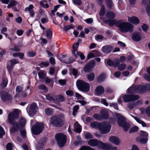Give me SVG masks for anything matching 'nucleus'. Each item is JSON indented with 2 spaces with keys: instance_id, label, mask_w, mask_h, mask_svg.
Returning a JSON list of instances; mask_svg holds the SVG:
<instances>
[{
  "instance_id": "1",
  "label": "nucleus",
  "mask_w": 150,
  "mask_h": 150,
  "mask_svg": "<svg viewBox=\"0 0 150 150\" xmlns=\"http://www.w3.org/2000/svg\"><path fill=\"white\" fill-rule=\"evenodd\" d=\"M21 111L18 109H15L10 112L8 115V121L9 123L13 125L10 129V131L12 132H16V129L18 127L17 125L16 120L19 117V115Z\"/></svg>"
},
{
  "instance_id": "2",
  "label": "nucleus",
  "mask_w": 150,
  "mask_h": 150,
  "mask_svg": "<svg viewBox=\"0 0 150 150\" xmlns=\"http://www.w3.org/2000/svg\"><path fill=\"white\" fill-rule=\"evenodd\" d=\"M120 30L123 33L129 32L132 33L133 31L134 26L128 22H122L120 21L117 25Z\"/></svg>"
},
{
  "instance_id": "3",
  "label": "nucleus",
  "mask_w": 150,
  "mask_h": 150,
  "mask_svg": "<svg viewBox=\"0 0 150 150\" xmlns=\"http://www.w3.org/2000/svg\"><path fill=\"white\" fill-rule=\"evenodd\" d=\"M116 115L118 118L117 122L118 125L122 127L125 131H128L130 126L129 124L127 123L125 117L118 113H116Z\"/></svg>"
},
{
  "instance_id": "4",
  "label": "nucleus",
  "mask_w": 150,
  "mask_h": 150,
  "mask_svg": "<svg viewBox=\"0 0 150 150\" xmlns=\"http://www.w3.org/2000/svg\"><path fill=\"white\" fill-rule=\"evenodd\" d=\"M50 124L56 127H60L63 124L64 121L59 116H53L50 119Z\"/></svg>"
},
{
  "instance_id": "5",
  "label": "nucleus",
  "mask_w": 150,
  "mask_h": 150,
  "mask_svg": "<svg viewBox=\"0 0 150 150\" xmlns=\"http://www.w3.org/2000/svg\"><path fill=\"white\" fill-rule=\"evenodd\" d=\"M76 86L79 90L84 92H87L90 89V85L82 80H78Z\"/></svg>"
},
{
  "instance_id": "6",
  "label": "nucleus",
  "mask_w": 150,
  "mask_h": 150,
  "mask_svg": "<svg viewBox=\"0 0 150 150\" xmlns=\"http://www.w3.org/2000/svg\"><path fill=\"white\" fill-rule=\"evenodd\" d=\"M55 139L58 146L60 147H63L66 144V136L63 133H59L56 134Z\"/></svg>"
},
{
  "instance_id": "7",
  "label": "nucleus",
  "mask_w": 150,
  "mask_h": 150,
  "mask_svg": "<svg viewBox=\"0 0 150 150\" xmlns=\"http://www.w3.org/2000/svg\"><path fill=\"white\" fill-rule=\"evenodd\" d=\"M44 127V125L42 123L37 122L33 126L31 131L33 134L38 135L42 132Z\"/></svg>"
},
{
  "instance_id": "8",
  "label": "nucleus",
  "mask_w": 150,
  "mask_h": 150,
  "mask_svg": "<svg viewBox=\"0 0 150 150\" xmlns=\"http://www.w3.org/2000/svg\"><path fill=\"white\" fill-rule=\"evenodd\" d=\"M111 127V125L109 123L103 122L100 123L99 129L101 134H105L110 131Z\"/></svg>"
},
{
  "instance_id": "9",
  "label": "nucleus",
  "mask_w": 150,
  "mask_h": 150,
  "mask_svg": "<svg viewBox=\"0 0 150 150\" xmlns=\"http://www.w3.org/2000/svg\"><path fill=\"white\" fill-rule=\"evenodd\" d=\"M141 88V86H133L129 88L127 91L128 93H142L144 92Z\"/></svg>"
},
{
  "instance_id": "10",
  "label": "nucleus",
  "mask_w": 150,
  "mask_h": 150,
  "mask_svg": "<svg viewBox=\"0 0 150 150\" xmlns=\"http://www.w3.org/2000/svg\"><path fill=\"white\" fill-rule=\"evenodd\" d=\"M122 98L124 102H128L138 99L139 98V96L137 95H125L123 96Z\"/></svg>"
},
{
  "instance_id": "11",
  "label": "nucleus",
  "mask_w": 150,
  "mask_h": 150,
  "mask_svg": "<svg viewBox=\"0 0 150 150\" xmlns=\"http://www.w3.org/2000/svg\"><path fill=\"white\" fill-rule=\"evenodd\" d=\"M37 106L36 104L33 103L31 104L29 108L27 109V112L28 115L32 116L35 115L36 112Z\"/></svg>"
},
{
  "instance_id": "12",
  "label": "nucleus",
  "mask_w": 150,
  "mask_h": 150,
  "mask_svg": "<svg viewBox=\"0 0 150 150\" xmlns=\"http://www.w3.org/2000/svg\"><path fill=\"white\" fill-rule=\"evenodd\" d=\"M95 62L92 60L86 64L84 67L83 70L86 72H88L91 71L95 64Z\"/></svg>"
},
{
  "instance_id": "13",
  "label": "nucleus",
  "mask_w": 150,
  "mask_h": 150,
  "mask_svg": "<svg viewBox=\"0 0 150 150\" xmlns=\"http://www.w3.org/2000/svg\"><path fill=\"white\" fill-rule=\"evenodd\" d=\"M101 142L96 139H91L88 142V144L89 145L93 146H98L100 148Z\"/></svg>"
},
{
  "instance_id": "14",
  "label": "nucleus",
  "mask_w": 150,
  "mask_h": 150,
  "mask_svg": "<svg viewBox=\"0 0 150 150\" xmlns=\"http://www.w3.org/2000/svg\"><path fill=\"white\" fill-rule=\"evenodd\" d=\"M109 141L110 143L116 145H119L120 143V140L119 138L117 137L113 136L109 137Z\"/></svg>"
},
{
  "instance_id": "15",
  "label": "nucleus",
  "mask_w": 150,
  "mask_h": 150,
  "mask_svg": "<svg viewBox=\"0 0 150 150\" xmlns=\"http://www.w3.org/2000/svg\"><path fill=\"white\" fill-rule=\"evenodd\" d=\"M59 59L62 62L67 64L71 63L74 61V60L72 57L66 58L65 55H63L62 58Z\"/></svg>"
},
{
  "instance_id": "16",
  "label": "nucleus",
  "mask_w": 150,
  "mask_h": 150,
  "mask_svg": "<svg viewBox=\"0 0 150 150\" xmlns=\"http://www.w3.org/2000/svg\"><path fill=\"white\" fill-rule=\"evenodd\" d=\"M114 61L115 63L112 60L110 59H108L107 61V62L108 65L110 66H114L115 67L120 64V61L118 59H115Z\"/></svg>"
},
{
  "instance_id": "17",
  "label": "nucleus",
  "mask_w": 150,
  "mask_h": 150,
  "mask_svg": "<svg viewBox=\"0 0 150 150\" xmlns=\"http://www.w3.org/2000/svg\"><path fill=\"white\" fill-rule=\"evenodd\" d=\"M26 120L23 117H21L19 120V124L17 123V125L18 127L17 129H16V132L19 128L23 127L26 124Z\"/></svg>"
},
{
  "instance_id": "18",
  "label": "nucleus",
  "mask_w": 150,
  "mask_h": 150,
  "mask_svg": "<svg viewBox=\"0 0 150 150\" xmlns=\"http://www.w3.org/2000/svg\"><path fill=\"white\" fill-rule=\"evenodd\" d=\"M104 92V88L101 86H97L95 90V93L97 95H100L103 94Z\"/></svg>"
},
{
  "instance_id": "19",
  "label": "nucleus",
  "mask_w": 150,
  "mask_h": 150,
  "mask_svg": "<svg viewBox=\"0 0 150 150\" xmlns=\"http://www.w3.org/2000/svg\"><path fill=\"white\" fill-rule=\"evenodd\" d=\"M1 96L2 99L4 101L10 100L12 98V96L10 94L5 92L3 93Z\"/></svg>"
},
{
  "instance_id": "20",
  "label": "nucleus",
  "mask_w": 150,
  "mask_h": 150,
  "mask_svg": "<svg viewBox=\"0 0 150 150\" xmlns=\"http://www.w3.org/2000/svg\"><path fill=\"white\" fill-rule=\"evenodd\" d=\"M128 21L132 23L137 25L139 23V19L136 17H128Z\"/></svg>"
},
{
  "instance_id": "21",
  "label": "nucleus",
  "mask_w": 150,
  "mask_h": 150,
  "mask_svg": "<svg viewBox=\"0 0 150 150\" xmlns=\"http://www.w3.org/2000/svg\"><path fill=\"white\" fill-rule=\"evenodd\" d=\"M112 145L109 143H103L101 142L100 148H102L105 150H110Z\"/></svg>"
},
{
  "instance_id": "22",
  "label": "nucleus",
  "mask_w": 150,
  "mask_h": 150,
  "mask_svg": "<svg viewBox=\"0 0 150 150\" xmlns=\"http://www.w3.org/2000/svg\"><path fill=\"white\" fill-rule=\"evenodd\" d=\"M112 50V49L111 46L108 45L104 46L101 49L102 51L106 54L109 53Z\"/></svg>"
},
{
  "instance_id": "23",
  "label": "nucleus",
  "mask_w": 150,
  "mask_h": 150,
  "mask_svg": "<svg viewBox=\"0 0 150 150\" xmlns=\"http://www.w3.org/2000/svg\"><path fill=\"white\" fill-rule=\"evenodd\" d=\"M120 21H117L116 20L114 19L113 20H107L105 21V22L106 24H108L110 26H112L115 25L117 26V24L120 22Z\"/></svg>"
},
{
  "instance_id": "24",
  "label": "nucleus",
  "mask_w": 150,
  "mask_h": 150,
  "mask_svg": "<svg viewBox=\"0 0 150 150\" xmlns=\"http://www.w3.org/2000/svg\"><path fill=\"white\" fill-rule=\"evenodd\" d=\"M33 5L32 4H30L28 7H26L25 10V11H29L30 15L32 17H33L35 14V13L33 10Z\"/></svg>"
},
{
  "instance_id": "25",
  "label": "nucleus",
  "mask_w": 150,
  "mask_h": 150,
  "mask_svg": "<svg viewBox=\"0 0 150 150\" xmlns=\"http://www.w3.org/2000/svg\"><path fill=\"white\" fill-rule=\"evenodd\" d=\"M132 39L135 41H139L141 39L140 34L138 33H134L132 36Z\"/></svg>"
},
{
  "instance_id": "26",
  "label": "nucleus",
  "mask_w": 150,
  "mask_h": 150,
  "mask_svg": "<svg viewBox=\"0 0 150 150\" xmlns=\"http://www.w3.org/2000/svg\"><path fill=\"white\" fill-rule=\"evenodd\" d=\"M74 129L75 132L80 133L81 130V126L77 122H76L74 125Z\"/></svg>"
},
{
  "instance_id": "27",
  "label": "nucleus",
  "mask_w": 150,
  "mask_h": 150,
  "mask_svg": "<svg viewBox=\"0 0 150 150\" xmlns=\"http://www.w3.org/2000/svg\"><path fill=\"white\" fill-rule=\"evenodd\" d=\"M102 117V119H107L109 117V114L107 111L103 109L101 111L100 113Z\"/></svg>"
},
{
  "instance_id": "28",
  "label": "nucleus",
  "mask_w": 150,
  "mask_h": 150,
  "mask_svg": "<svg viewBox=\"0 0 150 150\" xmlns=\"http://www.w3.org/2000/svg\"><path fill=\"white\" fill-rule=\"evenodd\" d=\"M100 123L97 122H91L90 125L91 127L93 128L99 129Z\"/></svg>"
},
{
  "instance_id": "29",
  "label": "nucleus",
  "mask_w": 150,
  "mask_h": 150,
  "mask_svg": "<svg viewBox=\"0 0 150 150\" xmlns=\"http://www.w3.org/2000/svg\"><path fill=\"white\" fill-rule=\"evenodd\" d=\"M106 78V75L104 74H103L98 76L97 78V80L98 81L101 82L104 81Z\"/></svg>"
},
{
  "instance_id": "30",
  "label": "nucleus",
  "mask_w": 150,
  "mask_h": 150,
  "mask_svg": "<svg viewBox=\"0 0 150 150\" xmlns=\"http://www.w3.org/2000/svg\"><path fill=\"white\" fill-rule=\"evenodd\" d=\"M46 36L49 39H51L52 36V31L49 28L46 29Z\"/></svg>"
},
{
  "instance_id": "31",
  "label": "nucleus",
  "mask_w": 150,
  "mask_h": 150,
  "mask_svg": "<svg viewBox=\"0 0 150 150\" xmlns=\"http://www.w3.org/2000/svg\"><path fill=\"white\" fill-rule=\"evenodd\" d=\"M105 3L107 7L111 8L113 6V3L111 0H105Z\"/></svg>"
},
{
  "instance_id": "32",
  "label": "nucleus",
  "mask_w": 150,
  "mask_h": 150,
  "mask_svg": "<svg viewBox=\"0 0 150 150\" xmlns=\"http://www.w3.org/2000/svg\"><path fill=\"white\" fill-rule=\"evenodd\" d=\"M132 117L134 118L138 123L141 124L143 127H144L146 126V124L144 122L141 120L137 117H134L132 116Z\"/></svg>"
},
{
  "instance_id": "33",
  "label": "nucleus",
  "mask_w": 150,
  "mask_h": 150,
  "mask_svg": "<svg viewBox=\"0 0 150 150\" xmlns=\"http://www.w3.org/2000/svg\"><path fill=\"white\" fill-rule=\"evenodd\" d=\"M106 16L108 18H113L115 16V14L112 11H109L106 14Z\"/></svg>"
},
{
  "instance_id": "34",
  "label": "nucleus",
  "mask_w": 150,
  "mask_h": 150,
  "mask_svg": "<svg viewBox=\"0 0 150 150\" xmlns=\"http://www.w3.org/2000/svg\"><path fill=\"white\" fill-rule=\"evenodd\" d=\"M17 4V2L14 0L11 1L9 4L8 5L7 7L8 8H10L11 7L15 6Z\"/></svg>"
},
{
  "instance_id": "35",
  "label": "nucleus",
  "mask_w": 150,
  "mask_h": 150,
  "mask_svg": "<svg viewBox=\"0 0 150 150\" xmlns=\"http://www.w3.org/2000/svg\"><path fill=\"white\" fill-rule=\"evenodd\" d=\"M53 112L52 110L49 108L46 109L45 110V114L47 116H50L51 115Z\"/></svg>"
},
{
  "instance_id": "36",
  "label": "nucleus",
  "mask_w": 150,
  "mask_h": 150,
  "mask_svg": "<svg viewBox=\"0 0 150 150\" xmlns=\"http://www.w3.org/2000/svg\"><path fill=\"white\" fill-rule=\"evenodd\" d=\"M8 83V80L7 78H4L3 79L1 84L2 87L3 88H5L7 86Z\"/></svg>"
},
{
  "instance_id": "37",
  "label": "nucleus",
  "mask_w": 150,
  "mask_h": 150,
  "mask_svg": "<svg viewBox=\"0 0 150 150\" xmlns=\"http://www.w3.org/2000/svg\"><path fill=\"white\" fill-rule=\"evenodd\" d=\"M126 67V65L125 64L123 63L120 65L118 67V69L120 71H123L124 70Z\"/></svg>"
},
{
  "instance_id": "38",
  "label": "nucleus",
  "mask_w": 150,
  "mask_h": 150,
  "mask_svg": "<svg viewBox=\"0 0 150 150\" xmlns=\"http://www.w3.org/2000/svg\"><path fill=\"white\" fill-rule=\"evenodd\" d=\"M95 77V74L93 73H91L87 76V79L90 81H93Z\"/></svg>"
},
{
  "instance_id": "39",
  "label": "nucleus",
  "mask_w": 150,
  "mask_h": 150,
  "mask_svg": "<svg viewBox=\"0 0 150 150\" xmlns=\"http://www.w3.org/2000/svg\"><path fill=\"white\" fill-rule=\"evenodd\" d=\"M38 75L39 78L43 79L45 75V72L43 71H41L38 72Z\"/></svg>"
},
{
  "instance_id": "40",
  "label": "nucleus",
  "mask_w": 150,
  "mask_h": 150,
  "mask_svg": "<svg viewBox=\"0 0 150 150\" xmlns=\"http://www.w3.org/2000/svg\"><path fill=\"white\" fill-rule=\"evenodd\" d=\"M141 88L142 90L144 91V92H144L146 91V89H150V84H147L145 86H141Z\"/></svg>"
},
{
  "instance_id": "41",
  "label": "nucleus",
  "mask_w": 150,
  "mask_h": 150,
  "mask_svg": "<svg viewBox=\"0 0 150 150\" xmlns=\"http://www.w3.org/2000/svg\"><path fill=\"white\" fill-rule=\"evenodd\" d=\"M66 93L68 96H72L74 95V92L73 91L71 90H67L66 92Z\"/></svg>"
},
{
  "instance_id": "42",
  "label": "nucleus",
  "mask_w": 150,
  "mask_h": 150,
  "mask_svg": "<svg viewBox=\"0 0 150 150\" xmlns=\"http://www.w3.org/2000/svg\"><path fill=\"white\" fill-rule=\"evenodd\" d=\"M79 108V107L78 105H75L73 108V114L74 116H75L76 115V113L78 111Z\"/></svg>"
},
{
  "instance_id": "43",
  "label": "nucleus",
  "mask_w": 150,
  "mask_h": 150,
  "mask_svg": "<svg viewBox=\"0 0 150 150\" xmlns=\"http://www.w3.org/2000/svg\"><path fill=\"white\" fill-rule=\"evenodd\" d=\"M79 150H95L89 146H83L81 147Z\"/></svg>"
},
{
  "instance_id": "44",
  "label": "nucleus",
  "mask_w": 150,
  "mask_h": 150,
  "mask_svg": "<svg viewBox=\"0 0 150 150\" xmlns=\"http://www.w3.org/2000/svg\"><path fill=\"white\" fill-rule=\"evenodd\" d=\"M23 89V88L20 86H17L16 88V91L17 93H20L22 92Z\"/></svg>"
},
{
  "instance_id": "45",
  "label": "nucleus",
  "mask_w": 150,
  "mask_h": 150,
  "mask_svg": "<svg viewBox=\"0 0 150 150\" xmlns=\"http://www.w3.org/2000/svg\"><path fill=\"white\" fill-rule=\"evenodd\" d=\"M93 117L97 120H101L102 119V116L98 114H94L93 115Z\"/></svg>"
},
{
  "instance_id": "46",
  "label": "nucleus",
  "mask_w": 150,
  "mask_h": 150,
  "mask_svg": "<svg viewBox=\"0 0 150 150\" xmlns=\"http://www.w3.org/2000/svg\"><path fill=\"white\" fill-rule=\"evenodd\" d=\"M20 129V131L21 136L24 138H25L26 136V133L25 130L23 128L22 129L21 128H19Z\"/></svg>"
},
{
  "instance_id": "47",
  "label": "nucleus",
  "mask_w": 150,
  "mask_h": 150,
  "mask_svg": "<svg viewBox=\"0 0 150 150\" xmlns=\"http://www.w3.org/2000/svg\"><path fill=\"white\" fill-rule=\"evenodd\" d=\"M57 100L59 102L63 101L64 100V97L63 96L59 95L57 96Z\"/></svg>"
},
{
  "instance_id": "48",
  "label": "nucleus",
  "mask_w": 150,
  "mask_h": 150,
  "mask_svg": "<svg viewBox=\"0 0 150 150\" xmlns=\"http://www.w3.org/2000/svg\"><path fill=\"white\" fill-rule=\"evenodd\" d=\"M138 130V127L136 126H134L132 127L129 131L130 133H133L134 132L137 131Z\"/></svg>"
},
{
  "instance_id": "49",
  "label": "nucleus",
  "mask_w": 150,
  "mask_h": 150,
  "mask_svg": "<svg viewBox=\"0 0 150 150\" xmlns=\"http://www.w3.org/2000/svg\"><path fill=\"white\" fill-rule=\"evenodd\" d=\"M84 141L82 140H78L76 141L74 143V144L75 145L77 146L81 144L84 143Z\"/></svg>"
},
{
  "instance_id": "50",
  "label": "nucleus",
  "mask_w": 150,
  "mask_h": 150,
  "mask_svg": "<svg viewBox=\"0 0 150 150\" xmlns=\"http://www.w3.org/2000/svg\"><path fill=\"white\" fill-rule=\"evenodd\" d=\"M39 89H41L44 90L45 91H48L47 88L46 86L43 84H41L38 87Z\"/></svg>"
},
{
  "instance_id": "51",
  "label": "nucleus",
  "mask_w": 150,
  "mask_h": 150,
  "mask_svg": "<svg viewBox=\"0 0 150 150\" xmlns=\"http://www.w3.org/2000/svg\"><path fill=\"white\" fill-rule=\"evenodd\" d=\"M74 28V26L73 25L71 24L70 25H68L65 26L64 27V29L65 31H67L68 30L71 29H73Z\"/></svg>"
},
{
  "instance_id": "52",
  "label": "nucleus",
  "mask_w": 150,
  "mask_h": 150,
  "mask_svg": "<svg viewBox=\"0 0 150 150\" xmlns=\"http://www.w3.org/2000/svg\"><path fill=\"white\" fill-rule=\"evenodd\" d=\"M79 45V43L77 42L74 44L72 46V48L74 51H76Z\"/></svg>"
},
{
  "instance_id": "53",
  "label": "nucleus",
  "mask_w": 150,
  "mask_h": 150,
  "mask_svg": "<svg viewBox=\"0 0 150 150\" xmlns=\"http://www.w3.org/2000/svg\"><path fill=\"white\" fill-rule=\"evenodd\" d=\"M105 6L103 5H102L101 7L100 11V15L101 16H103L105 13Z\"/></svg>"
},
{
  "instance_id": "54",
  "label": "nucleus",
  "mask_w": 150,
  "mask_h": 150,
  "mask_svg": "<svg viewBox=\"0 0 150 150\" xmlns=\"http://www.w3.org/2000/svg\"><path fill=\"white\" fill-rule=\"evenodd\" d=\"M9 62H10L11 65L14 66V65L18 63V61L16 59H13L10 60Z\"/></svg>"
},
{
  "instance_id": "55",
  "label": "nucleus",
  "mask_w": 150,
  "mask_h": 150,
  "mask_svg": "<svg viewBox=\"0 0 150 150\" xmlns=\"http://www.w3.org/2000/svg\"><path fill=\"white\" fill-rule=\"evenodd\" d=\"M75 96L77 98V99L78 100L81 99L83 100L84 98L80 94L78 93H75Z\"/></svg>"
},
{
  "instance_id": "56",
  "label": "nucleus",
  "mask_w": 150,
  "mask_h": 150,
  "mask_svg": "<svg viewBox=\"0 0 150 150\" xmlns=\"http://www.w3.org/2000/svg\"><path fill=\"white\" fill-rule=\"evenodd\" d=\"M44 80L45 82L47 83H49L50 82H52V84L51 85V87H52L53 86V81H52L48 77H46L44 79Z\"/></svg>"
},
{
  "instance_id": "57",
  "label": "nucleus",
  "mask_w": 150,
  "mask_h": 150,
  "mask_svg": "<svg viewBox=\"0 0 150 150\" xmlns=\"http://www.w3.org/2000/svg\"><path fill=\"white\" fill-rule=\"evenodd\" d=\"M5 134L4 129L0 125V138L2 137Z\"/></svg>"
},
{
  "instance_id": "58",
  "label": "nucleus",
  "mask_w": 150,
  "mask_h": 150,
  "mask_svg": "<svg viewBox=\"0 0 150 150\" xmlns=\"http://www.w3.org/2000/svg\"><path fill=\"white\" fill-rule=\"evenodd\" d=\"M85 137L87 139H90L93 138V136L90 133H87L85 134Z\"/></svg>"
},
{
  "instance_id": "59",
  "label": "nucleus",
  "mask_w": 150,
  "mask_h": 150,
  "mask_svg": "<svg viewBox=\"0 0 150 150\" xmlns=\"http://www.w3.org/2000/svg\"><path fill=\"white\" fill-rule=\"evenodd\" d=\"M36 55V53L33 51H29L28 52V55L30 57H34Z\"/></svg>"
},
{
  "instance_id": "60",
  "label": "nucleus",
  "mask_w": 150,
  "mask_h": 150,
  "mask_svg": "<svg viewBox=\"0 0 150 150\" xmlns=\"http://www.w3.org/2000/svg\"><path fill=\"white\" fill-rule=\"evenodd\" d=\"M49 62L50 64L52 65H54L56 63L55 59L53 57H51L50 58Z\"/></svg>"
},
{
  "instance_id": "61",
  "label": "nucleus",
  "mask_w": 150,
  "mask_h": 150,
  "mask_svg": "<svg viewBox=\"0 0 150 150\" xmlns=\"http://www.w3.org/2000/svg\"><path fill=\"white\" fill-rule=\"evenodd\" d=\"M76 54L80 57L81 59H84L85 58V57L83 54L80 52H77Z\"/></svg>"
},
{
  "instance_id": "62",
  "label": "nucleus",
  "mask_w": 150,
  "mask_h": 150,
  "mask_svg": "<svg viewBox=\"0 0 150 150\" xmlns=\"http://www.w3.org/2000/svg\"><path fill=\"white\" fill-rule=\"evenodd\" d=\"M0 50H1L0 57H2L3 55H4L6 54V52L4 49H1L0 48Z\"/></svg>"
},
{
  "instance_id": "63",
  "label": "nucleus",
  "mask_w": 150,
  "mask_h": 150,
  "mask_svg": "<svg viewBox=\"0 0 150 150\" xmlns=\"http://www.w3.org/2000/svg\"><path fill=\"white\" fill-rule=\"evenodd\" d=\"M73 3L78 5H80L81 4L82 2L80 0H73Z\"/></svg>"
},
{
  "instance_id": "64",
  "label": "nucleus",
  "mask_w": 150,
  "mask_h": 150,
  "mask_svg": "<svg viewBox=\"0 0 150 150\" xmlns=\"http://www.w3.org/2000/svg\"><path fill=\"white\" fill-rule=\"evenodd\" d=\"M12 146L11 143H8L6 146V148L7 150H12Z\"/></svg>"
}]
</instances>
